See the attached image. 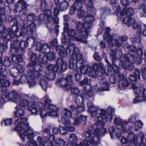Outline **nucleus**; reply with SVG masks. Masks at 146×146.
<instances>
[{"label": "nucleus", "instance_id": "obj_63", "mask_svg": "<svg viewBox=\"0 0 146 146\" xmlns=\"http://www.w3.org/2000/svg\"><path fill=\"white\" fill-rule=\"evenodd\" d=\"M65 141L61 139H57L55 141L56 145H58V146H63L65 145Z\"/></svg>", "mask_w": 146, "mask_h": 146}, {"label": "nucleus", "instance_id": "obj_2", "mask_svg": "<svg viewBox=\"0 0 146 146\" xmlns=\"http://www.w3.org/2000/svg\"><path fill=\"white\" fill-rule=\"evenodd\" d=\"M11 37V43L10 53L11 60L12 61L19 66V63L23 61L22 56L25 54L27 43L25 41H22L19 42L18 38L19 37H16L17 38L15 39L13 42L12 40H13L15 37Z\"/></svg>", "mask_w": 146, "mask_h": 146}, {"label": "nucleus", "instance_id": "obj_37", "mask_svg": "<svg viewBox=\"0 0 146 146\" xmlns=\"http://www.w3.org/2000/svg\"><path fill=\"white\" fill-rule=\"evenodd\" d=\"M84 26L83 24L82 23L80 22H78L76 24V29L80 33H81V36H87L86 35V34L84 33Z\"/></svg>", "mask_w": 146, "mask_h": 146}, {"label": "nucleus", "instance_id": "obj_40", "mask_svg": "<svg viewBox=\"0 0 146 146\" xmlns=\"http://www.w3.org/2000/svg\"><path fill=\"white\" fill-rule=\"evenodd\" d=\"M72 73L74 74V78L77 81L80 82L81 81L83 74L79 73L78 69H74L73 70Z\"/></svg>", "mask_w": 146, "mask_h": 146}, {"label": "nucleus", "instance_id": "obj_9", "mask_svg": "<svg viewBox=\"0 0 146 146\" xmlns=\"http://www.w3.org/2000/svg\"><path fill=\"white\" fill-rule=\"evenodd\" d=\"M45 107L44 105L40 102H36V104L32 105L28 108V110L34 115H37L38 112L39 111V115L42 119L48 116V112Z\"/></svg>", "mask_w": 146, "mask_h": 146}, {"label": "nucleus", "instance_id": "obj_20", "mask_svg": "<svg viewBox=\"0 0 146 146\" xmlns=\"http://www.w3.org/2000/svg\"><path fill=\"white\" fill-rule=\"evenodd\" d=\"M27 5L24 0H19L15 5V11L16 12H22L23 15H25L27 10Z\"/></svg>", "mask_w": 146, "mask_h": 146}, {"label": "nucleus", "instance_id": "obj_43", "mask_svg": "<svg viewBox=\"0 0 146 146\" xmlns=\"http://www.w3.org/2000/svg\"><path fill=\"white\" fill-rule=\"evenodd\" d=\"M43 77L41 78H39V79L41 80L40 81V85L41 87L43 89L46 91L48 86V82L46 80H43L44 78V76H42Z\"/></svg>", "mask_w": 146, "mask_h": 146}, {"label": "nucleus", "instance_id": "obj_7", "mask_svg": "<svg viewBox=\"0 0 146 146\" xmlns=\"http://www.w3.org/2000/svg\"><path fill=\"white\" fill-rule=\"evenodd\" d=\"M41 71L33 70H32L28 69L27 71V76H22L20 80L23 82H27L30 87L34 86L36 84V79H39L42 77V75L41 72Z\"/></svg>", "mask_w": 146, "mask_h": 146}, {"label": "nucleus", "instance_id": "obj_11", "mask_svg": "<svg viewBox=\"0 0 146 146\" xmlns=\"http://www.w3.org/2000/svg\"><path fill=\"white\" fill-rule=\"evenodd\" d=\"M38 58H37L36 54L33 53L29 58L30 62L28 63L27 67L31 68L33 70L41 71L42 69V64L38 61L37 62Z\"/></svg>", "mask_w": 146, "mask_h": 146}, {"label": "nucleus", "instance_id": "obj_5", "mask_svg": "<svg viewBox=\"0 0 146 146\" xmlns=\"http://www.w3.org/2000/svg\"><path fill=\"white\" fill-rule=\"evenodd\" d=\"M27 121V119L25 118H18L15 121V123L18 126L13 128V130L15 131L21 132L23 130L27 129L23 132L25 135L27 136L28 139H33L34 136V132L32 131L28 123H25Z\"/></svg>", "mask_w": 146, "mask_h": 146}, {"label": "nucleus", "instance_id": "obj_16", "mask_svg": "<svg viewBox=\"0 0 146 146\" xmlns=\"http://www.w3.org/2000/svg\"><path fill=\"white\" fill-rule=\"evenodd\" d=\"M47 54L40 53L38 57V61L43 64H46L47 62V60H53L56 57V54L54 52H48Z\"/></svg>", "mask_w": 146, "mask_h": 146}, {"label": "nucleus", "instance_id": "obj_38", "mask_svg": "<svg viewBox=\"0 0 146 146\" xmlns=\"http://www.w3.org/2000/svg\"><path fill=\"white\" fill-rule=\"evenodd\" d=\"M16 111L14 113V116L15 117H21L24 116L25 114V112L23 109L19 107L18 108L17 106L15 108Z\"/></svg>", "mask_w": 146, "mask_h": 146}, {"label": "nucleus", "instance_id": "obj_23", "mask_svg": "<svg viewBox=\"0 0 146 146\" xmlns=\"http://www.w3.org/2000/svg\"><path fill=\"white\" fill-rule=\"evenodd\" d=\"M127 138L129 142L133 143L135 146L138 145L139 137L138 134L134 135L133 132H130L128 134Z\"/></svg>", "mask_w": 146, "mask_h": 146}, {"label": "nucleus", "instance_id": "obj_62", "mask_svg": "<svg viewBox=\"0 0 146 146\" xmlns=\"http://www.w3.org/2000/svg\"><path fill=\"white\" fill-rule=\"evenodd\" d=\"M58 42L57 39H54L50 42V45L51 49L53 51L55 49H56V47L58 46Z\"/></svg>", "mask_w": 146, "mask_h": 146}, {"label": "nucleus", "instance_id": "obj_58", "mask_svg": "<svg viewBox=\"0 0 146 146\" xmlns=\"http://www.w3.org/2000/svg\"><path fill=\"white\" fill-rule=\"evenodd\" d=\"M119 79L116 76L115 74H112L111 75L110 78V81L111 83L112 84H115L116 82H117V83H119L122 80H120L119 82L117 81V80ZM119 80H120L119 79Z\"/></svg>", "mask_w": 146, "mask_h": 146}, {"label": "nucleus", "instance_id": "obj_42", "mask_svg": "<svg viewBox=\"0 0 146 146\" xmlns=\"http://www.w3.org/2000/svg\"><path fill=\"white\" fill-rule=\"evenodd\" d=\"M133 28L134 29H137V33L138 34H141L142 33V29L141 26L138 24L135 20L134 22H132V25Z\"/></svg>", "mask_w": 146, "mask_h": 146}, {"label": "nucleus", "instance_id": "obj_52", "mask_svg": "<svg viewBox=\"0 0 146 146\" xmlns=\"http://www.w3.org/2000/svg\"><path fill=\"white\" fill-rule=\"evenodd\" d=\"M29 104V102L25 99L20 100L19 103V106L20 107H24L28 106Z\"/></svg>", "mask_w": 146, "mask_h": 146}, {"label": "nucleus", "instance_id": "obj_3", "mask_svg": "<svg viewBox=\"0 0 146 146\" xmlns=\"http://www.w3.org/2000/svg\"><path fill=\"white\" fill-rule=\"evenodd\" d=\"M129 48L131 53L126 54L124 59L125 61L129 62L126 69L131 71L134 68L133 63L139 65L142 62V60L141 57L143 55V50L141 48H139L137 50V48L133 45H131Z\"/></svg>", "mask_w": 146, "mask_h": 146}, {"label": "nucleus", "instance_id": "obj_17", "mask_svg": "<svg viewBox=\"0 0 146 146\" xmlns=\"http://www.w3.org/2000/svg\"><path fill=\"white\" fill-rule=\"evenodd\" d=\"M0 87H1L2 99L3 100L7 99L8 100V95L6 93L7 88L10 86L11 83L8 80L5 78H0Z\"/></svg>", "mask_w": 146, "mask_h": 146}, {"label": "nucleus", "instance_id": "obj_32", "mask_svg": "<svg viewBox=\"0 0 146 146\" xmlns=\"http://www.w3.org/2000/svg\"><path fill=\"white\" fill-rule=\"evenodd\" d=\"M48 23L47 24V27L49 29V31L50 33H51L52 31V26L55 23L56 24H58L59 22V18L57 17H55L54 19H52L50 21H49V19H47Z\"/></svg>", "mask_w": 146, "mask_h": 146}, {"label": "nucleus", "instance_id": "obj_33", "mask_svg": "<svg viewBox=\"0 0 146 146\" xmlns=\"http://www.w3.org/2000/svg\"><path fill=\"white\" fill-rule=\"evenodd\" d=\"M121 17V19L123 23L128 27L131 26L132 22L135 21V19L130 16H125V17Z\"/></svg>", "mask_w": 146, "mask_h": 146}, {"label": "nucleus", "instance_id": "obj_55", "mask_svg": "<svg viewBox=\"0 0 146 146\" xmlns=\"http://www.w3.org/2000/svg\"><path fill=\"white\" fill-rule=\"evenodd\" d=\"M36 25L33 22H32L31 23L28 27L27 30L28 32L29 31L31 34H32L33 32L36 30Z\"/></svg>", "mask_w": 146, "mask_h": 146}, {"label": "nucleus", "instance_id": "obj_59", "mask_svg": "<svg viewBox=\"0 0 146 146\" xmlns=\"http://www.w3.org/2000/svg\"><path fill=\"white\" fill-rule=\"evenodd\" d=\"M69 140L72 143H76L78 141V139L75 134L70 133L69 135Z\"/></svg>", "mask_w": 146, "mask_h": 146}, {"label": "nucleus", "instance_id": "obj_10", "mask_svg": "<svg viewBox=\"0 0 146 146\" xmlns=\"http://www.w3.org/2000/svg\"><path fill=\"white\" fill-rule=\"evenodd\" d=\"M117 56V53L114 51H113L110 55V58L112 60V62L113 65L108 68V72L109 73L111 72L112 70L115 73V74L116 75V76L118 78L120 79H118L117 81L119 82L120 80H122L123 79L125 78V76L123 74H122L120 72V67L117 66L115 63L116 60V57Z\"/></svg>", "mask_w": 146, "mask_h": 146}, {"label": "nucleus", "instance_id": "obj_54", "mask_svg": "<svg viewBox=\"0 0 146 146\" xmlns=\"http://www.w3.org/2000/svg\"><path fill=\"white\" fill-rule=\"evenodd\" d=\"M132 87L134 90L136 95H140L142 94V89L137 87L135 85L132 86Z\"/></svg>", "mask_w": 146, "mask_h": 146}, {"label": "nucleus", "instance_id": "obj_60", "mask_svg": "<svg viewBox=\"0 0 146 146\" xmlns=\"http://www.w3.org/2000/svg\"><path fill=\"white\" fill-rule=\"evenodd\" d=\"M128 79L129 80L131 83L132 84V85H135L137 82V79L136 77L134 76L133 75H130L128 76Z\"/></svg>", "mask_w": 146, "mask_h": 146}, {"label": "nucleus", "instance_id": "obj_8", "mask_svg": "<svg viewBox=\"0 0 146 146\" xmlns=\"http://www.w3.org/2000/svg\"><path fill=\"white\" fill-rule=\"evenodd\" d=\"M91 68L90 69L88 74L90 76L94 78L98 77V80L101 81L104 80L106 70L104 69V66L102 63H95L92 65V68L91 67Z\"/></svg>", "mask_w": 146, "mask_h": 146}, {"label": "nucleus", "instance_id": "obj_13", "mask_svg": "<svg viewBox=\"0 0 146 146\" xmlns=\"http://www.w3.org/2000/svg\"><path fill=\"white\" fill-rule=\"evenodd\" d=\"M76 44H73L71 45H69L67 46V50H68L70 54L73 50L72 54L69 57L70 59H76L79 61L84 59L83 58L82 54L79 53V49L76 47Z\"/></svg>", "mask_w": 146, "mask_h": 146}, {"label": "nucleus", "instance_id": "obj_4", "mask_svg": "<svg viewBox=\"0 0 146 146\" xmlns=\"http://www.w3.org/2000/svg\"><path fill=\"white\" fill-rule=\"evenodd\" d=\"M59 67L62 72H64L67 69V63L64 61L62 58H58L56 64H50L47 66L48 70L45 72V75L48 80H52L54 79Z\"/></svg>", "mask_w": 146, "mask_h": 146}, {"label": "nucleus", "instance_id": "obj_50", "mask_svg": "<svg viewBox=\"0 0 146 146\" xmlns=\"http://www.w3.org/2000/svg\"><path fill=\"white\" fill-rule=\"evenodd\" d=\"M3 68H6L9 67L11 64V62L9 58L8 57H6L4 58V61L3 62Z\"/></svg>", "mask_w": 146, "mask_h": 146}, {"label": "nucleus", "instance_id": "obj_36", "mask_svg": "<svg viewBox=\"0 0 146 146\" xmlns=\"http://www.w3.org/2000/svg\"><path fill=\"white\" fill-rule=\"evenodd\" d=\"M2 40L3 41V42H0V51L1 53L5 52L8 49V47L7 45V37H3Z\"/></svg>", "mask_w": 146, "mask_h": 146}, {"label": "nucleus", "instance_id": "obj_24", "mask_svg": "<svg viewBox=\"0 0 146 146\" xmlns=\"http://www.w3.org/2000/svg\"><path fill=\"white\" fill-rule=\"evenodd\" d=\"M8 100L17 102L21 99V97L17 92L12 91L9 92L8 94Z\"/></svg>", "mask_w": 146, "mask_h": 146}, {"label": "nucleus", "instance_id": "obj_19", "mask_svg": "<svg viewBox=\"0 0 146 146\" xmlns=\"http://www.w3.org/2000/svg\"><path fill=\"white\" fill-rule=\"evenodd\" d=\"M84 63V59L76 62V67L77 68L80 69V72L82 74H88L90 69H92L91 66H86Z\"/></svg>", "mask_w": 146, "mask_h": 146}, {"label": "nucleus", "instance_id": "obj_29", "mask_svg": "<svg viewBox=\"0 0 146 146\" xmlns=\"http://www.w3.org/2000/svg\"><path fill=\"white\" fill-rule=\"evenodd\" d=\"M84 90L85 92H82L80 95L78 96L82 99V102H83L84 99L86 98L87 96L91 97L93 95V92L91 90V89L87 88L86 90Z\"/></svg>", "mask_w": 146, "mask_h": 146}, {"label": "nucleus", "instance_id": "obj_49", "mask_svg": "<svg viewBox=\"0 0 146 146\" xmlns=\"http://www.w3.org/2000/svg\"><path fill=\"white\" fill-rule=\"evenodd\" d=\"M64 130H65V135L67 133V131L73 132L75 131L74 127L71 126V123L69 125H67L66 127H63Z\"/></svg>", "mask_w": 146, "mask_h": 146}, {"label": "nucleus", "instance_id": "obj_61", "mask_svg": "<svg viewBox=\"0 0 146 146\" xmlns=\"http://www.w3.org/2000/svg\"><path fill=\"white\" fill-rule=\"evenodd\" d=\"M62 123L64 125L65 127L67 125H69L70 123L69 119L63 116H62L61 118Z\"/></svg>", "mask_w": 146, "mask_h": 146}, {"label": "nucleus", "instance_id": "obj_53", "mask_svg": "<svg viewBox=\"0 0 146 146\" xmlns=\"http://www.w3.org/2000/svg\"><path fill=\"white\" fill-rule=\"evenodd\" d=\"M74 39L76 41L80 42L85 44L88 43V41L87 40V37H73Z\"/></svg>", "mask_w": 146, "mask_h": 146}, {"label": "nucleus", "instance_id": "obj_27", "mask_svg": "<svg viewBox=\"0 0 146 146\" xmlns=\"http://www.w3.org/2000/svg\"><path fill=\"white\" fill-rule=\"evenodd\" d=\"M83 4L81 2L76 1L73 4V6L70 7V14L72 15L76 11H78L82 8Z\"/></svg>", "mask_w": 146, "mask_h": 146}, {"label": "nucleus", "instance_id": "obj_15", "mask_svg": "<svg viewBox=\"0 0 146 146\" xmlns=\"http://www.w3.org/2000/svg\"><path fill=\"white\" fill-rule=\"evenodd\" d=\"M87 104L88 107V111L91 113L90 115L91 117H95V120L96 117H101L102 113H105L106 111L105 110L103 109H100L101 112L98 113V111L99 108L94 106L91 102L89 101L87 103Z\"/></svg>", "mask_w": 146, "mask_h": 146}, {"label": "nucleus", "instance_id": "obj_26", "mask_svg": "<svg viewBox=\"0 0 146 146\" xmlns=\"http://www.w3.org/2000/svg\"><path fill=\"white\" fill-rule=\"evenodd\" d=\"M67 47L65 49L62 45H60L56 47V50L60 57L64 58L67 56V52L68 51L67 50Z\"/></svg>", "mask_w": 146, "mask_h": 146}, {"label": "nucleus", "instance_id": "obj_47", "mask_svg": "<svg viewBox=\"0 0 146 146\" xmlns=\"http://www.w3.org/2000/svg\"><path fill=\"white\" fill-rule=\"evenodd\" d=\"M12 123V118L7 119L4 120L1 122V125L2 126H11Z\"/></svg>", "mask_w": 146, "mask_h": 146}, {"label": "nucleus", "instance_id": "obj_48", "mask_svg": "<svg viewBox=\"0 0 146 146\" xmlns=\"http://www.w3.org/2000/svg\"><path fill=\"white\" fill-rule=\"evenodd\" d=\"M62 114L66 117L70 118L72 117V113L70 110L65 108L63 110Z\"/></svg>", "mask_w": 146, "mask_h": 146}, {"label": "nucleus", "instance_id": "obj_6", "mask_svg": "<svg viewBox=\"0 0 146 146\" xmlns=\"http://www.w3.org/2000/svg\"><path fill=\"white\" fill-rule=\"evenodd\" d=\"M92 133V131L89 129L85 132V139L83 142H81L79 144L76 145V143H72L70 146H77L80 145V146H95V145H98L100 143V137L99 136L94 135Z\"/></svg>", "mask_w": 146, "mask_h": 146}, {"label": "nucleus", "instance_id": "obj_56", "mask_svg": "<svg viewBox=\"0 0 146 146\" xmlns=\"http://www.w3.org/2000/svg\"><path fill=\"white\" fill-rule=\"evenodd\" d=\"M69 6L68 3L66 1L62 2L60 4V8L62 11L66 9Z\"/></svg>", "mask_w": 146, "mask_h": 146}, {"label": "nucleus", "instance_id": "obj_25", "mask_svg": "<svg viewBox=\"0 0 146 146\" xmlns=\"http://www.w3.org/2000/svg\"><path fill=\"white\" fill-rule=\"evenodd\" d=\"M19 27V25L18 23H15L12 26L11 29L8 28L6 31L7 36H15L14 33L18 30Z\"/></svg>", "mask_w": 146, "mask_h": 146}, {"label": "nucleus", "instance_id": "obj_12", "mask_svg": "<svg viewBox=\"0 0 146 146\" xmlns=\"http://www.w3.org/2000/svg\"><path fill=\"white\" fill-rule=\"evenodd\" d=\"M51 100L48 98L45 100L44 105L45 108L48 112V116H51L52 117H56L58 116V108L53 105L51 104L50 102Z\"/></svg>", "mask_w": 146, "mask_h": 146}, {"label": "nucleus", "instance_id": "obj_51", "mask_svg": "<svg viewBox=\"0 0 146 146\" xmlns=\"http://www.w3.org/2000/svg\"><path fill=\"white\" fill-rule=\"evenodd\" d=\"M136 96L135 98L133 100V103L134 104L139 103L146 100L145 98L143 96Z\"/></svg>", "mask_w": 146, "mask_h": 146}, {"label": "nucleus", "instance_id": "obj_14", "mask_svg": "<svg viewBox=\"0 0 146 146\" xmlns=\"http://www.w3.org/2000/svg\"><path fill=\"white\" fill-rule=\"evenodd\" d=\"M94 15H88L87 14L83 18V20L85 21L83 24L84 31H84V33L86 34V36L90 35V29L92 26V23L95 20Z\"/></svg>", "mask_w": 146, "mask_h": 146}, {"label": "nucleus", "instance_id": "obj_30", "mask_svg": "<svg viewBox=\"0 0 146 146\" xmlns=\"http://www.w3.org/2000/svg\"><path fill=\"white\" fill-rule=\"evenodd\" d=\"M133 12L134 11L132 8L129 7L127 8L125 7L121 11H120L118 14V15L119 14L120 16L122 17L124 16L125 15H131L133 14Z\"/></svg>", "mask_w": 146, "mask_h": 146}, {"label": "nucleus", "instance_id": "obj_64", "mask_svg": "<svg viewBox=\"0 0 146 146\" xmlns=\"http://www.w3.org/2000/svg\"><path fill=\"white\" fill-rule=\"evenodd\" d=\"M27 143L25 146H38L36 142L33 140H28Z\"/></svg>", "mask_w": 146, "mask_h": 146}, {"label": "nucleus", "instance_id": "obj_18", "mask_svg": "<svg viewBox=\"0 0 146 146\" xmlns=\"http://www.w3.org/2000/svg\"><path fill=\"white\" fill-rule=\"evenodd\" d=\"M47 139L46 141L44 140L41 137L38 136L36 140L40 145L42 146H54L53 143L55 139V136L49 134Z\"/></svg>", "mask_w": 146, "mask_h": 146}, {"label": "nucleus", "instance_id": "obj_44", "mask_svg": "<svg viewBox=\"0 0 146 146\" xmlns=\"http://www.w3.org/2000/svg\"><path fill=\"white\" fill-rule=\"evenodd\" d=\"M19 71L18 68L15 66L12 67L10 69V73L13 77L16 78L18 76L19 74Z\"/></svg>", "mask_w": 146, "mask_h": 146}, {"label": "nucleus", "instance_id": "obj_41", "mask_svg": "<svg viewBox=\"0 0 146 146\" xmlns=\"http://www.w3.org/2000/svg\"><path fill=\"white\" fill-rule=\"evenodd\" d=\"M88 78H85L82 81H80V85L83 86L84 89H91L92 86L90 84L88 83Z\"/></svg>", "mask_w": 146, "mask_h": 146}, {"label": "nucleus", "instance_id": "obj_45", "mask_svg": "<svg viewBox=\"0 0 146 146\" xmlns=\"http://www.w3.org/2000/svg\"><path fill=\"white\" fill-rule=\"evenodd\" d=\"M63 129V127L60 125L58 128L54 127L53 128L52 132L54 134H58L60 133L61 134L65 135V131Z\"/></svg>", "mask_w": 146, "mask_h": 146}, {"label": "nucleus", "instance_id": "obj_46", "mask_svg": "<svg viewBox=\"0 0 146 146\" xmlns=\"http://www.w3.org/2000/svg\"><path fill=\"white\" fill-rule=\"evenodd\" d=\"M102 84L103 86H106L104 87H100L98 89V91H109L110 89L109 86L110 84V83L106 81H103L102 82Z\"/></svg>", "mask_w": 146, "mask_h": 146}, {"label": "nucleus", "instance_id": "obj_22", "mask_svg": "<svg viewBox=\"0 0 146 146\" xmlns=\"http://www.w3.org/2000/svg\"><path fill=\"white\" fill-rule=\"evenodd\" d=\"M84 3L87 7V14L94 15L96 12L95 8L93 6L92 0H84Z\"/></svg>", "mask_w": 146, "mask_h": 146}, {"label": "nucleus", "instance_id": "obj_1", "mask_svg": "<svg viewBox=\"0 0 146 146\" xmlns=\"http://www.w3.org/2000/svg\"><path fill=\"white\" fill-rule=\"evenodd\" d=\"M105 113H102L101 117H96L95 121L97 123L94 124L92 127L94 135H96L100 137L104 136L107 132V129L104 127L105 123L107 121L110 122L113 119V113L114 111V109L109 107Z\"/></svg>", "mask_w": 146, "mask_h": 146}, {"label": "nucleus", "instance_id": "obj_31", "mask_svg": "<svg viewBox=\"0 0 146 146\" xmlns=\"http://www.w3.org/2000/svg\"><path fill=\"white\" fill-rule=\"evenodd\" d=\"M37 48L39 52H42V53L44 54L51 50L50 46L47 43H44L40 45L38 47H37Z\"/></svg>", "mask_w": 146, "mask_h": 146}, {"label": "nucleus", "instance_id": "obj_57", "mask_svg": "<svg viewBox=\"0 0 146 146\" xmlns=\"http://www.w3.org/2000/svg\"><path fill=\"white\" fill-rule=\"evenodd\" d=\"M104 39L107 41L108 45L111 47H113L114 44L113 42V37H103Z\"/></svg>", "mask_w": 146, "mask_h": 146}, {"label": "nucleus", "instance_id": "obj_21", "mask_svg": "<svg viewBox=\"0 0 146 146\" xmlns=\"http://www.w3.org/2000/svg\"><path fill=\"white\" fill-rule=\"evenodd\" d=\"M114 123L117 125H121V127L123 132L125 133H127L130 130V129H132L131 127L130 126V128L127 130L126 128V126L128 125V122L127 121H124L122 119L118 118L117 117H115L114 119Z\"/></svg>", "mask_w": 146, "mask_h": 146}, {"label": "nucleus", "instance_id": "obj_34", "mask_svg": "<svg viewBox=\"0 0 146 146\" xmlns=\"http://www.w3.org/2000/svg\"><path fill=\"white\" fill-rule=\"evenodd\" d=\"M137 14L140 17H146V6L144 5H139L137 10Z\"/></svg>", "mask_w": 146, "mask_h": 146}, {"label": "nucleus", "instance_id": "obj_28", "mask_svg": "<svg viewBox=\"0 0 146 146\" xmlns=\"http://www.w3.org/2000/svg\"><path fill=\"white\" fill-rule=\"evenodd\" d=\"M110 3L113 9L115 11V13L117 15L121 10V8L118 2V0H110Z\"/></svg>", "mask_w": 146, "mask_h": 146}, {"label": "nucleus", "instance_id": "obj_35", "mask_svg": "<svg viewBox=\"0 0 146 146\" xmlns=\"http://www.w3.org/2000/svg\"><path fill=\"white\" fill-rule=\"evenodd\" d=\"M56 84H60L61 88L67 89L70 88V85L69 83H67L66 80L64 78L59 79L56 82Z\"/></svg>", "mask_w": 146, "mask_h": 146}, {"label": "nucleus", "instance_id": "obj_39", "mask_svg": "<svg viewBox=\"0 0 146 146\" xmlns=\"http://www.w3.org/2000/svg\"><path fill=\"white\" fill-rule=\"evenodd\" d=\"M5 6V2H2L1 4H0V24L2 22V19L5 17V10L4 9Z\"/></svg>", "mask_w": 146, "mask_h": 146}]
</instances>
